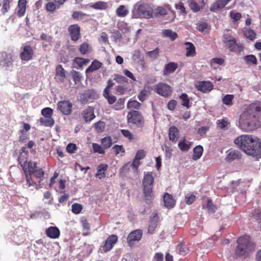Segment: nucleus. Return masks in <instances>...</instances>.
<instances>
[{"label":"nucleus","instance_id":"f257e3e1","mask_svg":"<svg viewBox=\"0 0 261 261\" xmlns=\"http://www.w3.org/2000/svg\"><path fill=\"white\" fill-rule=\"evenodd\" d=\"M261 123V101H256L245 108L240 116L239 125L243 131L249 132L256 128Z\"/></svg>","mask_w":261,"mask_h":261},{"label":"nucleus","instance_id":"f03ea898","mask_svg":"<svg viewBox=\"0 0 261 261\" xmlns=\"http://www.w3.org/2000/svg\"><path fill=\"white\" fill-rule=\"evenodd\" d=\"M237 242L238 245L234 250L236 257L246 258L254 251L255 247V243L251 241L249 235L245 234L239 237Z\"/></svg>","mask_w":261,"mask_h":261},{"label":"nucleus","instance_id":"7ed1b4c3","mask_svg":"<svg viewBox=\"0 0 261 261\" xmlns=\"http://www.w3.org/2000/svg\"><path fill=\"white\" fill-rule=\"evenodd\" d=\"M154 177L152 172L144 173L142 180L143 193L146 202L152 201L154 198L153 187Z\"/></svg>","mask_w":261,"mask_h":261},{"label":"nucleus","instance_id":"20e7f679","mask_svg":"<svg viewBox=\"0 0 261 261\" xmlns=\"http://www.w3.org/2000/svg\"><path fill=\"white\" fill-rule=\"evenodd\" d=\"M234 142L242 151L247 154H253L256 152H253V149H251L250 145L253 143V137L251 135H241L234 140Z\"/></svg>","mask_w":261,"mask_h":261},{"label":"nucleus","instance_id":"39448f33","mask_svg":"<svg viewBox=\"0 0 261 261\" xmlns=\"http://www.w3.org/2000/svg\"><path fill=\"white\" fill-rule=\"evenodd\" d=\"M153 8L148 4H138L134 9L133 15L136 17L150 18L153 15Z\"/></svg>","mask_w":261,"mask_h":261},{"label":"nucleus","instance_id":"423d86ee","mask_svg":"<svg viewBox=\"0 0 261 261\" xmlns=\"http://www.w3.org/2000/svg\"><path fill=\"white\" fill-rule=\"evenodd\" d=\"M223 42L230 51L241 53L244 49L243 45L241 43H237L236 38L228 34H224Z\"/></svg>","mask_w":261,"mask_h":261},{"label":"nucleus","instance_id":"0eeeda50","mask_svg":"<svg viewBox=\"0 0 261 261\" xmlns=\"http://www.w3.org/2000/svg\"><path fill=\"white\" fill-rule=\"evenodd\" d=\"M151 89L164 97H168L172 94V88L167 84L160 82L154 85Z\"/></svg>","mask_w":261,"mask_h":261},{"label":"nucleus","instance_id":"6e6552de","mask_svg":"<svg viewBox=\"0 0 261 261\" xmlns=\"http://www.w3.org/2000/svg\"><path fill=\"white\" fill-rule=\"evenodd\" d=\"M156 13L161 16L168 15V21H172L175 17V13L171 10L169 5H165L164 7H158L156 10Z\"/></svg>","mask_w":261,"mask_h":261},{"label":"nucleus","instance_id":"1a4fd4ad","mask_svg":"<svg viewBox=\"0 0 261 261\" xmlns=\"http://www.w3.org/2000/svg\"><path fill=\"white\" fill-rule=\"evenodd\" d=\"M132 123L133 126L142 128L145 123V120L141 113L137 111H132Z\"/></svg>","mask_w":261,"mask_h":261},{"label":"nucleus","instance_id":"9d476101","mask_svg":"<svg viewBox=\"0 0 261 261\" xmlns=\"http://www.w3.org/2000/svg\"><path fill=\"white\" fill-rule=\"evenodd\" d=\"M146 154V153L144 150H139L137 152L135 158L132 163V167L134 170V172H136L137 174L139 173L138 167L141 164L140 160L143 159L145 157Z\"/></svg>","mask_w":261,"mask_h":261},{"label":"nucleus","instance_id":"9b49d317","mask_svg":"<svg viewBox=\"0 0 261 261\" xmlns=\"http://www.w3.org/2000/svg\"><path fill=\"white\" fill-rule=\"evenodd\" d=\"M98 96L96 92L93 89H88L84 91L81 95L80 101L82 103L85 105L89 100L95 99Z\"/></svg>","mask_w":261,"mask_h":261},{"label":"nucleus","instance_id":"f8f14e48","mask_svg":"<svg viewBox=\"0 0 261 261\" xmlns=\"http://www.w3.org/2000/svg\"><path fill=\"white\" fill-rule=\"evenodd\" d=\"M250 144L251 149L255 150L253 154H248L252 156L256 160H258L261 158V140L257 137L253 138V143ZM254 150L253 151V152Z\"/></svg>","mask_w":261,"mask_h":261},{"label":"nucleus","instance_id":"ddd939ff","mask_svg":"<svg viewBox=\"0 0 261 261\" xmlns=\"http://www.w3.org/2000/svg\"><path fill=\"white\" fill-rule=\"evenodd\" d=\"M72 107V104L69 100L60 101L58 103V110L64 115L70 114Z\"/></svg>","mask_w":261,"mask_h":261},{"label":"nucleus","instance_id":"4468645a","mask_svg":"<svg viewBox=\"0 0 261 261\" xmlns=\"http://www.w3.org/2000/svg\"><path fill=\"white\" fill-rule=\"evenodd\" d=\"M118 241V237L115 234H111L106 240L103 245L102 250L104 252L110 251L113 247L114 245Z\"/></svg>","mask_w":261,"mask_h":261},{"label":"nucleus","instance_id":"2eb2a0df","mask_svg":"<svg viewBox=\"0 0 261 261\" xmlns=\"http://www.w3.org/2000/svg\"><path fill=\"white\" fill-rule=\"evenodd\" d=\"M20 164L22 168L24 174H30V175H33L37 169L36 163L32 161L27 162V160H24L22 162V163Z\"/></svg>","mask_w":261,"mask_h":261},{"label":"nucleus","instance_id":"dca6fc26","mask_svg":"<svg viewBox=\"0 0 261 261\" xmlns=\"http://www.w3.org/2000/svg\"><path fill=\"white\" fill-rule=\"evenodd\" d=\"M133 59L137 64L138 69L143 70L145 67V62L144 56L141 54L140 50H135L133 56Z\"/></svg>","mask_w":261,"mask_h":261},{"label":"nucleus","instance_id":"f3484780","mask_svg":"<svg viewBox=\"0 0 261 261\" xmlns=\"http://www.w3.org/2000/svg\"><path fill=\"white\" fill-rule=\"evenodd\" d=\"M33 55L34 50L32 47L29 45H25L23 46L20 56L22 61H28L32 59Z\"/></svg>","mask_w":261,"mask_h":261},{"label":"nucleus","instance_id":"a211bd4d","mask_svg":"<svg viewBox=\"0 0 261 261\" xmlns=\"http://www.w3.org/2000/svg\"><path fill=\"white\" fill-rule=\"evenodd\" d=\"M196 87L198 91L203 93H207L213 89L214 85L211 82L201 81L197 83Z\"/></svg>","mask_w":261,"mask_h":261},{"label":"nucleus","instance_id":"6ab92c4d","mask_svg":"<svg viewBox=\"0 0 261 261\" xmlns=\"http://www.w3.org/2000/svg\"><path fill=\"white\" fill-rule=\"evenodd\" d=\"M189 6L194 12H197L204 6V0H188Z\"/></svg>","mask_w":261,"mask_h":261},{"label":"nucleus","instance_id":"aec40b11","mask_svg":"<svg viewBox=\"0 0 261 261\" xmlns=\"http://www.w3.org/2000/svg\"><path fill=\"white\" fill-rule=\"evenodd\" d=\"M83 119L86 122H90L93 120L95 116L94 113V109L91 107H88L84 110L82 113Z\"/></svg>","mask_w":261,"mask_h":261},{"label":"nucleus","instance_id":"412c9836","mask_svg":"<svg viewBox=\"0 0 261 261\" xmlns=\"http://www.w3.org/2000/svg\"><path fill=\"white\" fill-rule=\"evenodd\" d=\"M163 200L165 206L168 209L173 208L175 205V200H174L172 196L168 193H165L164 194Z\"/></svg>","mask_w":261,"mask_h":261},{"label":"nucleus","instance_id":"4be33fe9","mask_svg":"<svg viewBox=\"0 0 261 261\" xmlns=\"http://www.w3.org/2000/svg\"><path fill=\"white\" fill-rule=\"evenodd\" d=\"M45 233L49 238L57 239L60 236V231L58 227L50 226L46 229Z\"/></svg>","mask_w":261,"mask_h":261},{"label":"nucleus","instance_id":"5701e85b","mask_svg":"<svg viewBox=\"0 0 261 261\" xmlns=\"http://www.w3.org/2000/svg\"><path fill=\"white\" fill-rule=\"evenodd\" d=\"M168 134L169 140L173 142H176L179 137V131L178 129L174 126H172L169 128Z\"/></svg>","mask_w":261,"mask_h":261},{"label":"nucleus","instance_id":"b1692460","mask_svg":"<svg viewBox=\"0 0 261 261\" xmlns=\"http://www.w3.org/2000/svg\"><path fill=\"white\" fill-rule=\"evenodd\" d=\"M178 67V64L175 62H170L165 65L163 73L164 75L174 72Z\"/></svg>","mask_w":261,"mask_h":261},{"label":"nucleus","instance_id":"393cba45","mask_svg":"<svg viewBox=\"0 0 261 261\" xmlns=\"http://www.w3.org/2000/svg\"><path fill=\"white\" fill-rule=\"evenodd\" d=\"M186 49V56L188 57H193L196 55V48L194 44L190 42H186L185 43Z\"/></svg>","mask_w":261,"mask_h":261},{"label":"nucleus","instance_id":"a878e982","mask_svg":"<svg viewBox=\"0 0 261 261\" xmlns=\"http://www.w3.org/2000/svg\"><path fill=\"white\" fill-rule=\"evenodd\" d=\"M108 166L106 164H100L97 167V172L96 174V177L101 179L106 176V171L107 170Z\"/></svg>","mask_w":261,"mask_h":261},{"label":"nucleus","instance_id":"bb28decb","mask_svg":"<svg viewBox=\"0 0 261 261\" xmlns=\"http://www.w3.org/2000/svg\"><path fill=\"white\" fill-rule=\"evenodd\" d=\"M227 4L226 0H218L211 7L210 10L213 12L218 11L223 8Z\"/></svg>","mask_w":261,"mask_h":261},{"label":"nucleus","instance_id":"cd10ccee","mask_svg":"<svg viewBox=\"0 0 261 261\" xmlns=\"http://www.w3.org/2000/svg\"><path fill=\"white\" fill-rule=\"evenodd\" d=\"M241 157L242 154L239 151L231 150L227 154L226 160L232 162L235 160L240 159Z\"/></svg>","mask_w":261,"mask_h":261},{"label":"nucleus","instance_id":"c85d7f7f","mask_svg":"<svg viewBox=\"0 0 261 261\" xmlns=\"http://www.w3.org/2000/svg\"><path fill=\"white\" fill-rule=\"evenodd\" d=\"M39 121L41 125L46 127H52L55 124V120L53 117H40Z\"/></svg>","mask_w":261,"mask_h":261},{"label":"nucleus","instance_id":"c756f323","mask_svg":"<svg viewBox=\"0 0 261 261\" xmlns=\"http://www.w3.org/2000/svg\"><path fill=\"white\" fill-rule=\"evenodd\" d=\"M176 251L181 255H185L189 252V249L184 243H180L176 246Z\"/></svg>","mask_w":261,"mask_h":261},{"label":"nucleus","instance_id":"7c9ffc66","mask_svg":"<svg viewBox=\"0 0 261 261\" xmlns=\"http://www.w3.org/2000/svg\"><path fill=\"white\" fill-rule=\"evenodd\" d=\"M90 7L98 10H105L108 8V4L107 2L98 1L90 5Z\"/></svg>","mask_w":261,"mask_h":261},{"label":"nucleus","instance_id":"2f4dec72","mask_svg":"<svg viewBox=\"0 0 261 261\" xmlns=\"http://www.w3.org/2000/svg\"><path fill=\"white\" fill-rule=\"evenodd\" d=\"M1 65L6 69L13 65L12 57L11 55H7L6 57L0 62Z\"/></svg>","mask_w":261,"mask_h":261},{"label":"nucleus","instance_id":"473e14b6","mask_svg":"<svg viewBox=\"0 0 261 261\" xmlns=\"http://www.w3.org/2000/svg\"><path fill=\"white\" fill-rule=\"evenodd\" d=\"M130 169V164L128 162L120 169L119 175L122 177L127 176L129 174Z\"/></svg>","mask_w":261,"mask_h":261},{"label":"nucleus","instance_id":"72a5a7b5","mask_svg":"<svg viewBox=\"0 0 261 261\" xmlns=\"http://www.w3.org/2000/svg\"><path fill=\"white\" fill-rule=\"evenodd\" d=\"M26 4L27 0H19L18 2V7L19 10L18 11V15L19 16H22L24 15L26 10Z\"/></svg>","mask_w":261,"mask_h":261},{"label":"nucleus","instance_id":"f704fd0d","mask_svg":"<svg viewBox=\"0 0 261 261\" xmlns=\"http://www.w3.org/2000/svg\"><path fill=\"white\" fill-rule=\"evenodd\" d=\"M203 147L200 145L196 146L193 149V154L192 159L194 160H197L200 159L203 153Z\"/></svg>","mask_w":261,"mask_h":261},{"label":"nucleus","instance_id":"c9c22d12","mask_svg":"<svg viewBox=\"0 0 261 261\" xmlns=\"http://www.w3.org/2000/svg\"><path fill=\"white\" fill-rule=\"evenodd\" d=\"M101 65L102 64L100 62L97 60H95L93 61L91 63V65L87 68L86 72V73H89L93 72L94 71L100 68L101 66Z\"/></svg>","mask_w":261,"mask_h":261},{"label":"nucleus","instance_id":"e433bc0d","mask_svg":"<svg viewBox=\"0 0 261 261\" xmlns=\"http://www.w3.org/2000/svg\"><path fill=\"white\" fill-rule=\"evenodd\" d=\"M179 98L181 100V105L183 107H185L187 109H189L191 107V103L190 102V98L186 93H182L179 96Z\"/></svg>","mask_w":261,"mask_h":261},{"label":"nucleus","instance_id":"4c0bfd02","mask_svg":"<svg viewBox=\"0 0 261 261\" xmlns=\"http://www.w3.org/2000/svg\"><path fill=\"white\" fill-rule=\"evenodd\" d=\"M81 224L83 227V234L85 236L90 234V226L86 219L83 218L81 220Z\"/></svg>","mask_w":261,"mask_h":261},{"label":"nucleus","instance_id":"58836bf2","mask_svg":"<svg viewBox=\"0 0 261 261\" xmlns=\"http://www.w3.org/2000/svg\"><path fill=\"white\" fill-rule=\"evenodd\" d=\"M21 151L20 152L18 158V162L19 164L22 163V162L24 160H27L29 156V152L27 150V147L24 146L22 147Z\"/></svg>","mask_w":261,"mask_h":261},{"label":"nucleus","instance_id":"ea45409f","mask_svg":"<svg viewBox=\"0 0 261 261\" xmlns=\"http://www.w3.org/2000/svg\"><path fill=\"white\" fill-rule=\"evenodd\" d=\"M32 175L30 174H25V177L26 180V186L27 188H30L32 187L34 188L37 189V183L33 181L32 178Z\"/></svg>","mask_w":261,"mask_h":261},{"label":"nucleus","instance_id":"a19ab883","mask_svg":"<svg viewBox=\"0 0 261 261\" xmlns=\"http://www.w3.org/2000/svg\"><path fill=\"white\" fill-rule=\"evenodd\" d=\"M143 231L141 229H137L132 231V242L139 241L142 238Z\"/></svg>","mask_w":261,"mask_h":261},{"label":"nucleus","instance_id":"79ce46f5","mask_svg":"<svg viewBox=\"0 0 261 261\" xmlns=\"http://www.w3.org/2000/svg\"><path fill=\"white\" fill-rule=\"evenodd\" d=\"M101 143L103 149H108L112 146V140L110 137L107 136L101 139Z\"/></svg>","mask_w":261,"mask_h":261},{"label":"nucleus","instance_id":"37998d69","mask_svg":"<svg viewBox=\"0 0 261 261\" xmlns=\"http://www.w3.org/2000/svg\"><path fill=\"white\" fill-rule=\"evenodd\" d=\"M191 145V142L184 139L178 143V146L181 151H187L190 148Z\"/></svg>","mask_w":261,"mask_h":261},{"label":"nucleus","instance_id":"c03bdc74","mask_svg":"<svg viewBox=\"0 0 261 261\" xmlns=\"http://www.w3.org/2000/svg\"><path fill=\"white\" fill-rule=\"evenodd\" d=\"M56 75L60 77V80L63 82L66 76L65 70L61 65H59L56 68Z\"/></svg>","mask_w":261,"mask_h":261},{"label":"nucleus","instance_id":"a18cd8bd","mask_svg":"<svg viewBox=\"0 0 261 261\" xmlns=\"http://www.w3.org/2000/svg\"><path fill=\"white\" fill-rule=\"evenodd\" d=\"M114 80L116 81L117 83L128 85V79L125 77L117 74H114Z\"/></svg>","mask_w":261,"mask_h":261},{"label":"nucleus","instance_id":"49530a36","mask_svg":"<svg viewBox=\"0 0 261 261\" xmlns=\"http://www.w3.org/2000/svg\"><path fill=\"white\" fill-rule=\"evenodd\" d=\"M103 95L110 105L114 104L117 100L116 96L111 94L110 91H103Z\"/></svg>","mask_w":261,"mask_h":261},{"label":"nucleus","instance_id":"de8ad7c7","mask_svg":"<svg viewBox=\"0 0 261 261\" xmlns=\"http://www.w3.org/2000/svg\"><path fill=\"white\" fill-rule=\"evenodd\" d=\"M60 5L58 3L50 2L46 5V9L47 11L53 12L56 9L59 8Z\"/></svg>","mask_w":261,"mask_h":261},{"label":"nucleus","instance_id":"09e8293b","mask_svg":"<svg viewBox=\"0 0 261 261\" xmlns=\"http://www.w3.org/2000/svg\"><path fill=\"white\" fill-rule=\"evenodd\" d=\"M234 98V95L232 94H227L224 96L222 101L223 104L231 106L232 105V100Z\"/></svg>","mask_w":261,"mask_h":261},{"label":"nucleus","instance_id":"8fccbe9b","mask_svg":"<svg viewBox=\"0 0 261 261\" xmlns=\"http://www.w3.org/2000/svg\"><path fill=\"white\" fill-rule=\"evenodd\" d=\"M116 15L119 17H124L128 14V11L125 9L124 6L120 5L116 10Z\"/></svg>","mask_w":261,"mask_h":261},{"label":"nucleus","instance_id":"3c124183","mask_svg":"<svg viewBox=\"0 0 261 261\" xmlns=\"http://www.w3.org/2000/svg\"><path fill=\"white\" fill-rule=\"evenodd\" d=\"M13 0H4L3 1L2 8L1 12L3 15L8 12L10 9V4Z\"/></svg>","mask_w":261,"mask_h":261},{"label":"nucleus","instance_id":"603ef678","mask_svg":"<svg viewBox=\"0 0 261 261\" xmlns=\"http://www.w3.org/2000/svg\"><path fill=\"white\" fill-rule=\"evenodd\" d=\"M210 25L206 22L200 21L197 24V29L199 32L209 31Z\"/></svg>","mask_w":261,"mask_h":261},{"label":"nucleus","instance_id":"864d4df0","mask_svg":"<svg viewBox=\"0 0 261 261\" xmlns=\"http://www.w3.org/2000/svg\"><path fill=\"white\" fill-rule=\"evenodd\" d=\"M159 54L160 49L159 48H156L153 50L148 51L146 53V55L152 61L155 60L159 56Z\"/></svg>","mask_w":261,"mask_h":261},{"label":"nucleus","instance_id":"5fc2aeb1","mask_svg":"<svg viewBox=\"0 0 261 261\" xmlns=\"http://www.w3.org/2000/svg\"><path fill=\"white\" fill-rule=\"evenodd\" d=\"M53 113V110L49 107L44 108L41 111V115L45 117H52Z\"/></svg>","mask_w":261,"mask_h":261},{"label":"nucleus","instance_id":"6e6d98bb","mask_svg":"<svg viewBox=\"0 0 261 261\" xmlns=\"http://www.w3.org/2000/svg\"><path fill=\"white\" fill-rule=\"evenodd\" d=\"M90 60L87 59L76 57L74 59V63L76 64L79 67H81L89 62Z\"/></svg>","mask_w":261,"mask_h":261},{"label":"nucleus","instance_id":"4d7b16f0","mask_svg":"<svg viewBox=\"0 0 261 261\" xmlns=\"http://www.w3.org/2000/svg\"><path fill=\"white\" fill-rule=\"evenodd\" d=\"M71 74L72 76L73 80L75 84L81 82L82 75L79 72L75 70H72L71 71Z\"/></svg>","mask_w":261,"mask_h":261},{"label":"nucleus","instance_id":"13d9d810","mask_svg":"<svg viewBox=\"0 0 261 261\" xmlns=\"http://www.w3.org/2000/svg\"><path fill=\"white\" fill-rule=\"evenodd\" d=\"M33 174H34L37 178L39 179V181H40L43 180L44 178V172L41 168L38 169H36Z\"/></svg>","mask_w":261,"mask_h":261},{"label":"nucleus","instance_id":"bf43d9fd","mask_svg":"<svg viewBox=\"0 0 261 261\" xmlns=\"http://www.w3.org/2000/svg\"><path fill=\"white\" fill-rule=\"evenodd\" d=\"M229 16L233 21H237L240 20L242 17V15L240 13L236 12L233 11L230 12Z\"/></svg>","mask_w":261,"mask_h":261},{"label":"nucleus","instance_id":"052dcab7","mask_svg":"<svg viewBox=\"0 0 261 261\" xmlns=\"http://www.w3.org/2000/svg\"><path fill=\"white\" fill-rule=\"evenodd\" d=\"M93 149L94 152H97L99 154H104L105 153V149L97 143L93 144Z\"/></svg>","mask_w":261,"mask_h":261},{"label":"nucleus","instance_id":"680f3d73","mask_svg":"<svg viewBox=\"0 0 261 261\" xmlns=\"http://www.w3.org/2000/svg\"><path fill=\"white\" fill-rule=\"evenodd\" d=\"M112 149L114 150L116 155H117L120 153H124L125 149L122 145H115Z\"/></svg>","mask_w":261,"mask_h":261},{"label":"nucleus","instance_id":"e2e57ef3","mask_svg":"<svg viewBox=\"0 0 261 261\" xmlns=\"http://www.w3.org/2000/svg\"><path fill=\"white\" fill-rule=\"evenodd\" d=\"M217 124L219 128L221 129H224L229 124L228 121L225 119L218 120Z\"/></svg>","mask_w":261,"mask_h":261},{"label":"nucleus","instance_id":"0e129e2a","mask_svg":"<svg viewBox=\"0 0 261 261\" xmlns=\"http://www.w3.org/2000/svg\"><path fill=\"white\" fill-rule=\"evenodd\" d=\"M245 60H246L247 63L251 62L253 64L256 65L257 63L256 58L254 55H253L246 56L245 57Z\"/></svg>","mask_w":261,"mask_h":261},{"label":"nucleus","instance_id":"69168bd1","mask_svg":"<svg viewBox=\"0 0 261 261\" xmlns=\"http://www.w3.org/2000/svg\"><path fill=\"white\" fill-rule=\"evenodd\" d=\"M128 85H119L116 87V93L119 95L123 94L126 91Z\"/></svg>","mask_w":261,"mask_h":261},{"label":"nucleus","instance_id":"338daca9","mask_svg":"<svg viewBox=\"0 0 261 261\" xmlns=\"http://www.w3.org/2000/svg\"><path fill=\"white\" fill-rule=\"evenodd\" d=\"M90 46L87 43H83L80 45V51L83 55L88 53L89 51Z\"/></svg>","mask_w":261,"mask_h":261},{"label":"nucleus","instance_id":"774afa93","mask_svg":"<svg viewBox=\"0 0 261 261\" xmlns=\"http://www.w3.org/2000/svg\"><path fill=\"white\" fill-rule=\"evenodd\" d=\"M94 127L98 132H102L105 128V123L102 121H98L94 124Z\"/></svg>","mask_w":261,"mask_h":261}]
</instances>
